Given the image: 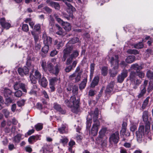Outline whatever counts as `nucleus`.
<instances>
[{
    "label": "nucleus",
    "mask_w": 153,
    "mask_h": 153,
    "mask_svg": "<svg viewBox=\"0 0 153 153\" xmlns=\"http://www.w3.org/2000/svg\"><path fill=\"white\" fill-rule=\"evenodd\" d=\"M148 112L147 111L143 112L142 117L143 121L145 122V134H147L149 132L150 130V123L148 121ZM144 126L143 125L140 126L138 130L136 132L137 141L140 143L144 137L145 133Z\"/></svg>",
    "instance_id": "obj_1"
},
{
    "label": "nucleus",
    "mask_w": 153,
    "mask_h": 153,
    "mask_svg": "<svg viewBox=\"0 0 153 153\" xmlns=\"http://www.w3.org/2000/svg\"><path fill=\"white\" fill-rule=\"evenodd\" d=\"M70 101L66 99L65 101V104L68 107L71 108V111L74 113H77L79 106V99H76L74 96H72L70 99Z\"/></svg>",
    "instance_id": "obj_2"
},
{
    "label": "nucleus",
    "mask_w": 153,
    "mask_h": 153,
    "mask_svg": "<svg viewBox=\"0 0 153 153\" xmlns=\"http://www.w3.org/2000/svg\"><path fill=\"white\" fill-rule=\"evenodd\" d=\"M98 114V110L97 108H96L95 110L93 118L94 124L93 125L91 131V134L94 136H96L97 134L100 126V122L97 120Z\"/></svg>",
    "instance_id": "obj_3"
},
{
    "label": "nucleus",
    "mask_w": 153,
    "mask_h": 153,
    "mask_svg": "<svg viewBox=\"0 0 153 153\" xmlns=\"http://www.w3.org/2000/svg\"><path fill=\"white\" fill-rule=\"evenodd\" d=\"M137 74L135 72L131 71L129 76V79L131 84L133 85V88L135 89L137 88V86L141 84L142 82L140 79H137Z\"/></svg>",
    "instance_id": "obj_4"
},
{
    "label": "nucleus",
    "mask_w": 153,
    "mask_h": 153,
    "mask_svg": "<svg viewBox=\"0 0 153 153\" xmlns=\"http://www.w3.org/2000/svg\"><path fill=\"white\" fill-rule=\"evenodd\" d=\"M82 72V71H80L78 73L74 72L69 76V79L70 80L75 79V82H79L80 80Z\"/></svg>",
    "instance_id": "obj_5"
},
{
    "label": "nucleus",
    "mask_w": 153,
    "mask_h": 153,
    "mask_svg": "<svg viewBox=\"0 0 153 153\" xmlns=\"http://www.w3.org/2000/svg\"><path fill=\"white\" fill-rule=\"evenodd\" d=\"M110 62L111 66H114L113 69L114 70L117 69L118 68V56L117 55H115L114 56L112 57Z\"/></svg>",
    "instance_id": "obj_6"
},
{
    "label": "nucleus",
    "mask_w": 153,
    "mask_h": 153,
    "mask_svg": "<svg viewBox=\"0 0 153 153\" xmlns=\"http://www.w3.org/2000/svg\"><path fill=\"white\" fill-rule=\"evenodd\" d=\"M109 141L111 143L114 142L117 143L119 141V134L118 132H115L114 133L112 134L109 137Z\"/></svg>",
    "instance_id": "obj_7"
},
{
    "label": "nucleus",
    "mask_w": 153,
    "mask_h": 153,
    "mask_svg": "<svg viewBox=\"0 0 153 153\" xmlns=\"http://www.w3.org/2000/svg\"><path fill=\"white\" fill-rule=\"evenodd\" d=\"M72 50V47L68 46L63 50V55L62 59V61L63 62L65 61L67 57L71 53Z\"/></svg>",
    "instance_id": "obj_8"
},
{
    "label": "nucleus",
    "mask_w": 153,
    "mask_h": 153,
    "mask_svg": "<svg viewBox=\"0 0 153 153\" xmlns=\"http://www.w3.org/2000/svg\"><path fill=\"white\" fill-rule=\"evenodd\" d=\"M42 39L43 40L44 43L45 45H50L52 42V39L51 38L48 36L47 34L44 33L42 35Z\"/></svg>",
    "instance_id": "obj_9"
},
{
    "label": "nucleus",
    "mask_w": 153,
    "mask_h": 153,
    "mask_svg": "<svg viewBox=\"0 0 153 153\" xmlns=\"http://www.w3.org/2000/svg\"><path fill=\"white\" fill-rule=\"evenodd\" d=\"M128 73L127 70H124L121 73V74L118 76L117 80L118 82L120 83L122 82L125 78L127 76Z\"/></svg>",
    "instance_id": "obj_10"
},
{
    "label": "nucleus",
    "mask_w": 153,
    "mask_h": 153,
    "mask_svg": "<svg viewBox=\"0 0 153 153\" xmlns=\"http://www.w3.org/2000/svg\"><path fill=\"white\" fill-rule=\"evenodd\" d=\"M67 90L68 91L72 90L73 96H74L76 95L78 93V86L76 85L69 86L67 88Z\"/></svg>",
    "instance_id": "obj_11"
},
{
    "label": "nucleus",
    "mask_w": 153,
    "mask_h": 153,
    "mask_svg": "<svg viewBox=\"0 0 153 153\" xmlns=\"http://www.w3.org/2000/svg\"><path fill=\"white\" fill-rule=\"evenodd\" d=\"M18 71L19 74L22 76H24L28 74L29 69L26 67H24L23 68H19L18 69Z\"/></svg>",
    "instance_id": "obj_12"
},
{
    "label": "nucleus",
    "mask_w": 153,
    "mask_h": 153,
    "mask_svg": "<svg viewBox=\"0 0 153 153\" xmlns=\"http://www.w3.org/2000/svg\"><path fill=\"white\" fill-rule=\"evenodd\" d=\"M51 62L47 63V71L48 70L50 73H51L52 70L54 68L53 65L55 64L56 62V59H52L51 60Z\"/></svg>",
    "instance_id": "obj_13"
},
{
    "label": "nucleus",
    "mask_w": 153,
    "mask_h": 153,
    "mask_svg": "<svg viewBox=\"0 0 153 153\" xmlns=\"http://www.w3.org/2000/svg\"><path fill=\"white\" fill-rule=\"evenodd\" d=\"M0 24L2 27L7 29H9L10 27V24L5 22L4 18H2L0 20Z\"/></svg>",
    "instance_id": "obj_14"
},
{
    "label": "nucleus",
    "mask_w": 153,
    "mask_h": 153,
    "mask_svg": "<svg viewBox=\"0 0 153 153\" xmlns=\"http://www.w3.org/2000/svg\"><path fill=\"white\" fill-rule=\"evenodd\" d=\"M46 2L51 7H54L56 9L59 10L60 6L58 3L52 1L51 0H47Z\"/></svg>",
    "instance_id": "obj_15"
},
{
    "label": "nucleus",
    "mask_w": 153,
    "mask_h": 153,
    "mask_svg": "<svg viewBox=\"0 0 153 153\" xmlns=\"http://www.w3.org/2000/svg\"><path fill=\"white\" fill-rule=\"evenodd\" d=\"M40 135L32 136L28 139V141L30 144H33L38 140H40Z\"/></svg>",
    "instance_id": "obj_16"
},
{
    "label": "nucleus",
    "mask_w": 153,
    "mask_h": 153,
    "mask_svg": "<svg viewBox=\"0 0 153 153\" xmlns=\"http://www.w3.org/2000/svg\"><path fill=\"white\" fill-rule=\"evenodd\" d=\"M114 84V82L112 81L110 82L106 87L105 90L106 92L107 93H110L112 91Z\"/></svg>",
    "instance_id": "obj_17"
},
{
    "label": "nucleus",
    "mask_w": 153,
    "mask_h": 153,
    "mask_svg": "<svg viewBox=\"0 0 153 153\" xmlns=\"http://www.w3.org/2000/svg\"><path fill=\"white\" fill-rule=\"evenodd\" d=\"M60 69V66L59 63L57 64L53 68L51 73L54 74L56 75L58 74Z\"/></svg>",
    "instance_id": "obj_18"
},
{
    "label": "nucleus",
    "mask_w": 153,
    "mask_h": 153,
    "mask_svg": "<svg viewBox=\"0 0 153 153\" xmlns=\"http://www.w3.org/2000/svg\"><path fill=\"white\" fill-rule=\"evenodd\" d=\"M53 108L55 110L59 111L62 114H64L65 113V111L63 110L61 108L60 105L57 103L54 104Z\"/></svg>",
    "instance_id": "obj_19"
},
{
    "label": "nucleus",
    "mask_w": 153,
    "mask_h": 153,
    "mask_svg": "<svg viewBox=\"0 0 153 153\" xmlns=\"http://www.w3.org/2000/svg\"><path fill=\"white\" fill-rule=\"evenodd\" d=\"M99 77L98 76H95L94 78L91 85V87H94L97 85L99 81Z\"/></svg>",
    "instance_id": "obj_20"
},
{
    "label": "nucleus",
    "mask_w": 153,
    "mask_h": 153,
    "mask_svg": "<svg viewBox=\"0 0 153 153\" xmlns=\"http://www.w3.org/2000/svg\"><path fill=\"white\" fill-rule=\"evenodd\" d=\"M56 28L58 31L56 32V34L59 35H63L65 33L63 31L62 29L58 24H56L55 25Z\"/></svg>",
    "instance_id": "obj_21"
},
{
    "label": "nucleus",
    "mask_w": 153,
    "mask_h": 153,
    "mask_svg": "<svg viewBox=\"0 0 153 153\" xmlns=\"http://www.w3.org/2000/svg\"><path fill=\"white\" fill-rule=\"evenodd\" d=\"M12 93V91L10 89L5 88L4 91V95L5 97H9Z\"/></svg>",
    "instance_id": "obj_22"
},
{
    "label": "nucleus",
    "mask_w": 153,
    "mask_h": 153,
    "mask_svg": "<svg viewBox=\"0 0 153 153\" xmlns=\"http://www.w3.org/2000/svg\"><path fill=\"white\" fill-rule=\"evenodd\" d=\"M140 92L138 95V98H140L143 96L146 91V88L145 87L140 86Z\"/></svg>",
    "instance_id": "obj_23"
},
{
    "label": "nucleus",
    "mask_w": 153,
    "mask_h": 153,
    "mask_svg": "<svg viewBox=\"0 0 153 153\" xmlns=\"http://www.w3.org/2000/svg\"><path fill=\"white\" fill-rule=\"evenodd\" d=\"M39 82H40L41 85L43 87H46L48 85V82L47 81L46 79L44 77H42Z\"/></svg>",
    "instance_id": "obj_24"
},
{
    "label": "nucleus",
    "mask_w": 153,
    "mask_h": 153,
    "mask_svg": "<svg viewBox=\"0 0 153 153\" xmlns=\"http://www.w3.org/2000/svg\"><path fill=\"white\" fill-rule=\"evenodd\" d=\"M62 25L64 26V28L66 30L69 31L71 29V26L69 23L64 22Z\"/></svg>",
    "instance_id": "obj_25"
},
{
    "label": "nucleus",
    "mask_w": 153,
    "mask_h": 153,
    "mask_svg": "<svg viewBox=\"0 0 153 153\" xmlns=\"http://www.w3.org/2000/svg\"><path fill=\"white\" fill-rule=\"evenodd\" d=\"M135 57L134 56H130L126 59V61L128 63H131L135 60Z\"/></svg>",
    "instance_id": "obj_26"
},
{
    "label": "nucleus",
    "mask_w": 153,
    "mask_h": 153,
    "mask_svg": "<svg viewBox=\"0 0 153 153\" xmlns=\"http://www.w3.org/2000/svg\"><path fill=\"white\" fill-rule=\"evenodd\" d=\"M31 33L33 37L35 43H37L38 42L39 39V36L38 34L33 31H31Z\"/></svg>",
    "instance_id": "obj_27"
},
{
    "label": "nucleus",
    "mask_w": 153,
    "mask_h": 153,
    "mask_svg": "<svg viewBox=\"0 0 153 153\" xmlns=\"http://www.w3.org/2000/svg\"><path fill=\"white\" fill-rule=\"evenodd\" d=\"M54 45H56L57 48L59 49L63 46V43L62 41H58L57 40H56L54 42Z\"/></svg>",
    "instance_id": "obj_28"
},
{
    "label": "nucleus",
    "mask_w": 153,
    "mask_h": 153,
    "mask_svg": "<svg viewBox=\"0 0 153 153\" xmlns=\"http://www.w3.org/2000/svg\"><path fill=\"white\" fill-rule=\"evenodd\" d=\"M58 131L61 134H64L66 133L67 132L66 129V127L64 125L58 128Z\"/></svg>",
    "instance_id": "obj_29"
},
{
    "label": "nucleus",
    "mask_w": 153,
    "mask_h": 153,
    "mask_svg": "<svg viewBox=\"0 0 153 153\" xmlns=\"http://www.w3.org/2000/svg\"><path fill=\"white\" fill-rule=\"evenodd\" d=\"M40 151H42V153H49V146L46 144L44 145Z\"/></svg>",
    "instance_id": "obj_30"
},
{
    "label": "nucleus",
    "mask_w": 153,
    "mask_h": 153,
    "mask_svg": "<svg viewBox=\"0 0 153 153\" xmlns=\"http://www.w3.org/2000/svg\"><path fill=\"white\" fill-rule=\"evenodd\" d=\"M34 76L36 79L39 80L42 77V75L38 70H36L35 72Z\"/></svg>",
    "instance_id": "obj_31"
},
{
    "label": "nucleus",
    "mask_w": 153,
    "mask_h": 153,
    "mask_svg": "<svg viewBox=\"0 0 153 153\" xmlns=\"http://www.w3.org/2000/svg\"><path fill=\"white\" fill-rule=\"evenodd\" d=\"M94 64H91L90 65V79L91 80L93 77L94 70Z\"/></svg>",
    "instance_id": "obj_32"
},
{
    "label": "nucleus",
    "mask_w": 153,
    "mask_h": 153,
    "mask_svg": "<svg viewBox=\"0 0 153 153\" xmlns=\"http://www.w3.org/2000/svg\"><path fill=\"white\" fill-rule=\"evenodd\" d=\"M131 69H134L136 71L142 69L141 66L138 65L137 64L132 65L131 66Z\"/></svg>",
    "instance_id": "obj_33"
},
{
    "label": "nucleus",
    "mask_w": 153,
    "mask_h": 153,
    "mask_svg": "<svg viewBox=\"0 0 153 153\" xmlns=\"http://www.w3.org/2000/svg\"><path fill=\"white\" fill-rule=\"evenodd\" d=\"M22 135L18 134L14 137V141L16 143H19L21 139Z\"/></svg>",
    "instance_id": "obj_34"
},
{
    "label": "nucleus",
    "mask_w": 153,
    "mask_h": 153,
    "mask_svg": "<svg viewBox=\"0 0 153 153\" xmlns=\"http://www.w3.org/2000/svg\"><path fill=\"white\" fill-rule=\"evenodd\" d=\"M116 70H114L113 68V70H109V74L111 76L114 77L117 74L118 71Z\"/></svg>",
    "instance_id": "obj_35"
},
{
    "label": "nucleus",
    "mask_w": 153,
    "mask_h": 153,
    "mask_svg": "<svg viewBox=\"0 0 153 153\" xmlns=\"http://www.w3.org/2000/svg\"><path fill=\"white\" fill-rule=\"evenodd\" d=\"M149 97H147L144 101L142 107L143 109H144L147 105L149 102Z\"/></svg>",
    "instance_id": "obj_36"
},
{
    "label": "nucleus",
    "mask_w": 153,
    "mask_h": 153,
    "mask_svg": "<svg viewBox=\"0 0 153 153\" xmlns=\"http://www.w3.org/2000/svg\"><path fill=\"white\" fill-rule=\"evenodd\" d=\"M127 52L130 54H137L139 53L138 51L136 49H128Z\"/></svg>",
    "instance_id": "obj_37"
},
{
    "label": "nucleus",
    "mask_w": 153,
    "mask_h": 153,
    "mask_svg": "<svg viewBox=\"0 0 153 153\" xmlns=\"http://www.w3.org/2000/svg\"><path fill=\"white\" fill-rule=\"evenodd\" d=\"M108 68L105 67H103L101 69L102 74L104 76H106L107 74Z\"/></svg>",
    "instance_id": "obj_38"
},
{
    "label": "nucleus",
    "mask_w": 153,
    "mask_h": 153,
    "mask_svg": "<svg viewBox=\"0 0 153 153\" xmlns=\"http://www.w3.org/2000/svg\"><path fill=\"white\" fill-rule=\"evenodd\" d=\"M127 124L126 123H123L122 125V129L121 131L123 134H124L126 132V126Z\"/></svg>",
    "instance_id": "obj_39"
},
{
    "label": "nucleus",
    "mask_w": 153,
    "mask_h": 153,
    "mask_svg": "<svg viewBox=\"0 0 153 153\" xmlns=\"http://www.w3.org/2000/svg\"><path fill=\"white\" fill-rule=\"evenodd\" d=\"M86 79H84L79 85V88L81 89L84 88L86 86Z\"/></svg>",
    "instance_id": "obj_40"
},
{
    "label": "nucleus",
    "mask_w": 153,
    "mask_h": 153,
    "mask_svg": "<svg viewBox=\"0 0 153 153\" xmlns=\"http://www.w3.org/2000/svg\"><path fill=\"white\" fill-rule=\"evenodd\" d=\"M58 79L56 77L50 79V84L55 85L56 82L57 81Z\"/></svg>",
    "instance_id": "obj_41"
},
{
    "label": "nucleus",
    "mask_w": 153,
    "mask_h": 153,
    "mask_svg": "<svg viewBox=\"0 0 153 153\" xmlns=\"http://www.w3.org/2000/svg\"><path fill=\"white\" fill-rule=\"evenodd\" d=\"M143 47V45L142 42H139L134 45V47L137 49L142 48Z\"/></svg>",
    "instance_id": "obj_42"
},
{
    "label": "nucleus",
    "mask_w": 153,
    "mask_h": 153,
    "mask_svg": "<svg viewBox=\"0 0 153 153\" xmlns=\"http://www.w3.org/2000/svg\"><path fill=\"white\" fill-rule=\"evenodd\" d=\"M35 127L37 131H39L42 128V125L41 123H38L35 125Z\"/></svg>",
    "instance_id": "obj_43"
},
{
    "label": "nucleus",
    "mask_w": 153,
    "mask_h": 153,
    "mask_svg": "<svg viewBox=\"0 0 153 153\" xmlns=\"http://www.w3.org/2000/svg\"><path fill=\"white\" fill-rule=\"evenodd\" d=\"M2 112L5 117L7 118L9 116L10 112L7 109H4L3 110Z\"/></svg>",
    "instance_id": "obj_44"
},
{
    "label": "nucleus",
    "mask_w": 153,
    "mask_h": 153,
    "mask_svg": "<svg viewBox=\"0 0 153 153\" xmlns=\"http://www.w3.org/2000/svg\"><path fill=\"white\" fill-rule=\"evenodd\" d=\"M136 74L137 76L140 78H142L144 77L145 73L142 71H137L136 72Z\"/></svg>",
    "instance_id": "obj_45"
},
{
    "label": "nucleus",
    "mask_w": 153,
    "mask_h": 153,
    "mask_svg": "<svg viewBox=\"0 0 153 153\" xmlns=\"http://www.w3.org/2000/svg\"><path fill=\"white\" fill-rule=\"evenodd\" d=\"M30 80L32 83L36 84L37 82L36 79L33 76H32V74H30Z\"/></svg>",
    "instance_id": "obj_46"
},
{
    "label": "nucleus",
    "mask_w": 153,
    "mask_h": 153,
    "mask_svg": "<svg viewBox=\"0 0 153 153\" xmlns=\"http://www.w3.org/2000/svg\"><path fill=\"white\" fill-rule=\"evenodd\" d=\"M22 30L25 32H27L29 30L28 25L26 24H23L22 27Z\"/></svg>",
    "instance_id": "obj_47"
},
{
    "label": "nucleus",
    "mask_w": 153,
    "mask_h": 153,
    "mask_svg": "<svg viewBox=\"0 0 153 153\" xmlns=\"http://www.w3.org/2000/svg\"><path fill=\"white\" fill-rule=\"evenodd\" d=\"M49 50V45H45L42 49V51L44 53H48Z\"/></svg>",
    "instance_id": "obj_48"
},
{
    "label": "nucleus",
    "mask_w": 153,
    "mask_h": 153,
    "mask_svg": "<svg viewBox=\"0 0 153 153\" xmlns=\"http://www.w3.org/2000/svg\"><path fill=\"white\" fill-rule=\"evenodd\" d=\"M146 76L148 78L152 79L153 77V72L150 71H148L146 74Z\"/></svg>",
    "instance_id": "obj_49"
},
{
    "label": "nucleus",
    "mask_w": 153,
    "mask_h": 153,
    "mask_svg": "<svg viewBox=\"0 0 153 153\" xmlns=\"http://www.w3.org/2000/svg\"><path fill=\"white\" fill-rule=\"evenodd\" d=\"M79 55V51L76 50L74 51L73 53L70 55L73 58H75L76 57Z\"/></svg>",
    "instance_id": "obj_50"
},
{
    "label": "nucleus",
    "mask_w": 153,
    "mask_h": 153,
    "mask_svg": "<svg viewBox=\"0 0 153 153\" xmlns=\"http://www.w3.org/2000/svg\"><path fill=\"white\" fill-rule=\"evenodd\" d=\"M20 83L16 82L13 85L14 88L15 90H18L20 87Z\"/></svg>",
    "instance_id": "obj_51"
},
{
    "label": "nucleus",
    "mask_w": 153,
    "mask_h": 153,
    "mask_svg": "<svg viewBox=\"0 0 153 153\" xmlns=\"http://www.w3.org/2000/svg\"><path fill=\"white\" fill-rule=\"evenodd\" d=\"M25 100H22L19 101L17 102V104L19 107H21L23 106L25 104Z\"/></svg>",
    "instance_id": "obj_52"
},
{
    "label": "nucleus",
    "mask_w": 153,
    "mask_h": 153,
    "mask_svg": "<svg viewBox=\"0 0 153 153\" xmlns=\"http://www.w3.org/2000/svg\"><path fill=\"white\" fill-rule=\"evenodd\" d=\"M5 98V103L6 104H9L12 102L13 100L11 98L9 97H7Z\"/></svg>",
    "instance_id": "obj_53"
},
{
    "label": "nucleus",
    "mask_w": 153,
    "mask_h": 153,
    "mask_svg": "<svg viewBox=\"0 0 153 153\" xmlns=\"http://www.w3.org/2000/svg\"><path fill=\"white\" fill-rule=\"evenodd\" d=\"M20 88H21L24 92H26L27 90L26 89V86L23 83H20Z\"/></svg>",
    "instance_id": "obj_54"
},
{
    "label": "nucleus",
    "mask_w": 153,
    "mask_h": 153,
    "mask_svg": "<svg viewBox=\"0 0 153 153\" xmlns=\"http://www.w3.org/2000/svg\"><path fill=\"white\" fill-rule=\"evenodd\" d=\"M74 59L72 56L70 55L69 57L67 59L66 61V64L67 65H69L72 62L73 59Z\"/></svg>",
    "instance_id": "obj_55"
},
{
    "label": "nucleus",
    "mask_w": 153,
    "mask_h": 153,
    "mask_svg": "<svg viewBox=\"0 0 153 153\" xmlns=\"http://www.w3.org/2000/svg\"><path fill=\"white\" fill-rule=\"evenodd\" d=\"M22 92L21 91L18 90L15 93V96L16 97H19L22 95Z\"/></svg>",
    "instance_id": "obj_56"
},
{
    "label": "nucleus",
    "mask_w": 153,
    "mask_h": 153,
    "mask_svg": "<svg viewBox=\"0 0 153 153\" xmlns=\"http://www.w3.org/2000/svg\"><path fill=\"white\" fill-rule=\"evenodd\" d=\"M41 66L43 69L45 71H47V67H46V62L44 61H42L41 62Z\"/></svg>",
    "instance_id": "obj_57"
},
{
    "label": "nucleus",
    "mask_w": 153,
    "mask_h": 153,
    "mask_svg": "<svg viewBox=\"0 0 153 153\" xmlns=\"http://www.w3.org/2000/svg\"><path fill=\"white\" fill-rule=\"evenodd\" d=\"M40 25L39 24H37L34 25L33 29L37 31H40Z\"/></svg>",
    "instance_id": "obj_58"
},
{
    "label": "nucleus",
    "mask_w": 153,
    "mask_h": 153,
    "mask_svg": "<svg viewBox=\"0 0 153 153\" xmlns=\"http://www.w3.org/2000/svg\"><path fill=\"white\" fill-rule=\"evenodd\" d=\"M153 89V83L149 82V85L148 88V91L149 92L152 91Z\"/></svg>",
    "instance_id": "obj_59"
},
{
    "label": "nucleus",
    "mask_w": 153,
    "mask_h": 153,
    "mask_svg": "<svg viewBox=\"0 0 153 153\" xmlns=\"http://www.w3.org/2000/svg\"><path fill=\"white\" fill-rule=\"evenodd\" d=\"M137 126L135 125H132L130 127V130L132 131H134L137 129Z\"/></svg>",
    "instance_id": "obj_60"
},
{
    "label": "nucleus",
    "mask_w": 153,
    "mask_h": 153,
    "mask_svg": "<svg viewBox=\"0 0 153 153\" xmlns=\"http://www.w3.org/2000/svg\"><path fill=\"white\" fill-rule=\"evenodd\" d=\"M60 142L62 143H67L68 141V140L66 137L62 138L60 140Z\"/></svg>",
    "instance_id": "obj_61"
},
{
    "label": "nucleus",
    "mask_w": 153,
    "mask_h": 153,
    "mask_svg": "<svg viewBox=\"0 0 153 153\" xmlns=\"http://www.w3.org/2000/svg\"><path fill=\"white\" fill-rule=\"evenodd\" d=\"M72 68V66L71 65H69L65 68V71L66 72H68L71 71Z\"/></svg>",
    "instance_id": "obj_62"
},
{
    "label": "nucleus",
    "mask_w": 153,
    "mask_h": 153,
    "mask_svg": "<svg viewBox=\"0 0 153 153\" xmlns=\"http://www.w3.org/2000/svg\"><path fill=\"white\" fill-rule=\"evenodd\" d=\"M75 143L74 141L73 140H71L69 142L68 145L69 146H70L69 147H71L72 148V146L75 145Z\"/></svg>",
    "instance_id": "obj_63"
},
{
    "label": "nucleus",
    "mask_w": 153,
    "mask_h": 153,
    "mask_svg": "<svg viewBox=\"0 0 153 153\" xmlns=\"http://www.w3.org/2000/svg\"><path fill=\"white\" fill-rule=\"evenodd\" d=\"M95 94V92L93 90H90L89 92L88 95L90 96H92L94 95Z\"/></svg>",
    "instance_id": "obj_64"
}]
</instances>
